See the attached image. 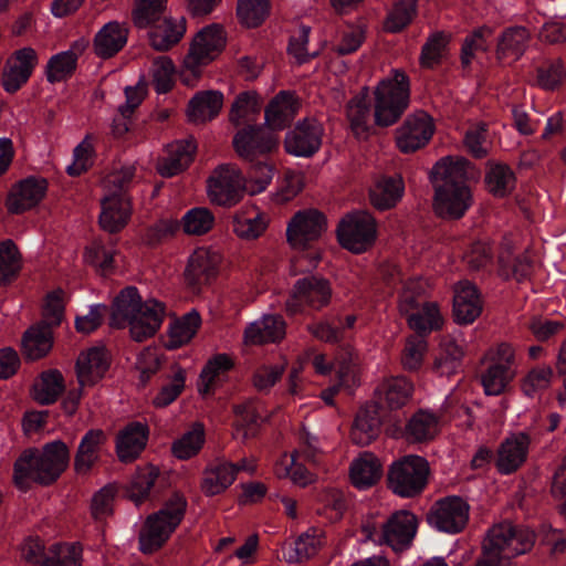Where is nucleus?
Returning <instances> with one entry per match:
<instances>
[{"label":"nucleus","instance_id":"1","mask_svg":"<svg viewBox=\"0 0 566 566\" xmlns=\"http://www.w3.org/2000/svg\"><path fill=\"white\" fill-rule=\"evenodd\" d=\"M166 315L165 305L155 300L143 301L138 290L128 286L114 300L109 325L128 328L132 339L144 342L159 331Z\"/></svg>","mask_w":566,"mask_h":566},{"label":"nucleus","instance_id":"2","mask_svg":"<svg viewBox=\"0 0 566 566\" xmlns=\"http://www.w3.org/2000/svg\"><path fill=\"white\" fill-rule=\"evenodd\" d=\"M70 452L60 440L48 443L42 450H25L14 463V481L20 489L29 482L48 485L54 482L66 469Z\"/></svg>","mask_w":566,"mask_h":566},{"label":"nucleus","instance_id":"3","mask_svg":"<svg viewBox=\"0 0 566 566\" xmlns=\"http://www.w3.org/2000/svg\"><path fill=\"white\" fill-rule=\"evenodd\" d=\"M426 283L421 279H410L403 283L398 308L406 317L408 326L418 334L440 329L443 316L437 302L426 301Z\"/></svg>","mask_w":566,"mask_h":566},{"label":"nucleus","instance_id":"4","mask_svg":"<svg viewBox=\"0 0 566 566\" xmlns=\"http://www.w3.org/2000/svg\"><path fill=\"white\" fill-rule=\"evenodd\" d=\"M375 122L379 126L395 124L408 107L410 83L406 73L395 69L390 76L382 78L374 91Z\"/></svg>","mask_w":566,"mask_h":566},{"label":"nucleus","instance_id":"5","mask_svg":"<svg viewBox=\"0 0 566 566\" xmlns=\"http://www.w3.org/2000/svg\"><path fill=\"white\" fill-rule=\"evenodd\" d=\"M186 506L185 497L175 494L158 512L149 515L139 532V549L145 554L159 549L182 521Z\"/></svg>","mask_w":566,"mask_h":566},{"label":"nucleus","instance_id":"6","mask_svg":"<svg viewBox=\"0 0 566 566\" xmlns=\"http://www.w3.org/2000/svg\"><path fill=\"white\" fill-rule=\"evenodd\" d=\"M535 542V534L526 527L503 522L492 526L483 542V549L509 566L512 558L528 552Z\"/></svg>","mask_w":566,"mask_h":566},{"label":"nucleus","instance_id":"7","mask_svg":"<svg viewBox=\"0 0 566 566\" xmlns=\"http://www.w3.org/2000/svg\"><path fill=\"white\" fill-rule=\"evenodd\" d=\"M224 44L226 35L219 25H210L198 32L184 60L182 83L193 86L201 75V69L220 54Z\"/></svg>","mask_w":566,"mask_h":566},{"label":"nucleus","instance_id":"8","mask_svg":"<svg viewBox=\"0 0 566 566\" xmlns=\"http://www.w3.org/2000/svg\"><path fill=\"white\" fill-rule=\"evenodd\" d=\"M429 473V463L424 458L406 455L391 464L388 471V486L401 497H412L422 492Z\"/></svg>","mask_w":566,"mask_h":566},{"label":"nucleus","instance_id":"9","mask_svg":"<svg viewBox=\"0 0 566 566\" xmlns=\"http://www.w3.org/2000/svg\"><path fill=\"white\" fill-rule=\"evenodd\" d=\"M207 189L211 202L232 207L247 193L245 177L237 165L222 164L209 177Z\"/></svg>","mask_w":566,"mask_h":566},{"label":"nucleus","instance_id":"10","mask_svg":"<svg viewBox=\"0 0 566 566\" xmlns=\"http://www.w3.org/2000/svg\"><path fill=\"white\" fill-rule=\"evenodd\" d=\"M376 235L377 226L374 217L363 210L346 214L337 228L340 245L354 253H361L369 249Z\"/></svg>","mask_w":566,"mask_h":566},{"label":"nucleus","instance_id":"11","mask_svg":"<svg viewBox=\"0 0 566 566\" xmlns=\"http://www.w3.org/2000/svg\"><path fill=\"white\" fill-rule=\"evenodd\" d=\"M333 290L327 279L308 275L298 279L285 303L286 312L291 315L302 312L303 307L319 311L331 303Z\"/></svg>","mask_w":566,"mask_h":566},{"label":"nucleus","instance_id":"12","mask_svg":"<svg viewBox=\"0 0 566 566\" xmlns=\"http://www.w3.org/2000/svg\"><path fill=\"white\" fill-rule=\"evenodd\" d=\"M326 228V218L322 212L316 209L301 210L287 222L286 239L293 249L304 250L318 240Z\"/></svg>","mask_w":566,"mask_h":566},{"label":"nucleus","instance_id":"13","mask_svg":"<svg viewBox=\"0 0 566 566\" xmlns=\"http://www.w3.org/2000/svg\"><path fill=\"white\" fill-rule=\"evenodd\" d=\"M39 63L36 51L31 46L15 50L7 60L1 73V84L7 93H15L31 77Z\"/></svg>","mask_w":566,"mask_h":566},{"label":"nucleus","instance_id":"14","mask_svg":"<svg viewBox=\"0 0 566 566\" xmlns=\"http://www.w3.org/2000/svg\"><path fill=\"white\" fill-rule=\"evenodd\" d=\"M434 125L432 118L424 112H418L407 117L396 132L397 147L406 154L423 147L432 137Z\"/></svg>","mask_w":566,"mask_h":566},{"label":"nucleus","instance_id":"15","mask_svg":"<svg viewBox=\"0 0 566 566\" xmlns=\"http://www.w3.org/2000/svg\"><path fill=\"white\" fill-rule=\"evenodd\" d=\"M469 520V505L459 496L438 501L429 514V522L439 531L459 533Z\"/></svg>","mask_w":566,"mask_h":566},{"label":"nucleus","instance_id":"16","mask_svg":"<svg viewBox=\"0 0 566 566\" xmlns=\"http://www.w3.org/2000/svg\"><path fill=\"white\" fill-rule=\"evenodd\" d=\"M323 127L316 119H304L286 134L285 150L296 157H311L322 145Z\"/></svg>","mask_w":566,"mask_h":566},{"label":"nucleus","instance_id":"17","mask_svg":"<svg viewBox=\"0 0 566 566\" xmlns=\"http://www.w3.org/2000/svg\"><path fill=\"white\" fill-rule=\"evenodd\" d=\"M233 147L239 157L254 161L274 150L277 147V139L261 127L249 125L235 134Z\"/></svg>","mask_w":566,"mask_h":566},{"label":"nucleus","instance_id":"18","mask_svg":"<svg viewBox=\"0 0 566 566\" xmlns=\"http://www.w3.org/2000/svg\"><path fill=\"white\" fill-rule=\"evenodd\" d=\"M531 438L525 432L512 433L500 444L495 467L502 474L515 472L527 459Z\"/></svg>","mask_w":566,"mask_h":566},{"label":"nucleus","instance_id":"19","mask_svg":"<svg viewBox=\"0 0 566 566\" xmlns=\"http://www.w3.org/2000/svg\"><path fill=\"white\" fill-rule=\"evenodd\" d=\"M109 355L103 346L88 348L76 360V377L81 387H92L106 374Z\"/></svg>","mask_w":566,"mask_h":566},{"label":"nucleus","instance_id":"20","mask_svg":"<svg viewBox=\"0 0 566 566\" xmlns=\"http://www.w3.org/2000/svg\"><path fill=\"white\" fill-rule=\"evenodd\" d=\"M46 180L29 177L14 185L7 200V208L12 213H21L35 207L45 196Z\"/></svg>","mask_w":566,"mask_h":566},{"label":"nucleus","instance_id":"21","mask_svg":"<svg viewBox=\"0 0 566 566\" xmlns=\"http://www.w3.org/2000/svg\"><path fill=\"white\" fill-rule=\"evenodd\" d=\"M471 202L472 196L470 189L467 186L437 187L434 196V210L442 218H461L471 206Z\"/></svg>","mask_w":566,"mask_h":566},{"label":"nucleus","instance_id":"22","mask_svg":"<svg viewBox=\"0 0 566 566\" xmlns=\"http://www.w3.org/2000/svg\"><path fill=\"white\" fill-rule=\"evenodd\" d=\"M417 517L407 511L392 514L382 526V537L395 551L408 548L417 532Z\"/></svg>","mask_w":566,"mask_h":566},{"label":"nucleus","instance_id":"23","mask_svg":"<svg viewBox=\"0 0 566 566\" xmlns=\"http://www.w3.org/2000/svg\"><path fill=\"white\" fill-rule=\"evenodd\" d=\"M453 316L459 324L473 323L482 312V300L476 286L469 281L454 285Z\"/></svg>","mask_w":566,"mask_h":566},{"label":"nucleus","instance_id":"24","mask_svg":"<svg viewBox=\"0 0 566 566\" xmlns=\"http://www.w3.org/2000/svg\"><path fill=\"white\" fill-rule=\"evenodd\" d=\"M127 40L128 29L124 23L107 22L94 35L93 52L97 57L108 60L124 49Z\"/></svg>","mask_w":566,"mask_h":566},{"label":"nucleus","instance_id":"25","mask_svg":"<svg viewBox=\"0 0 566 566\" xmlns=\"http://www.w3.org/2000/svg\"><path fill=\"white\" fill-rule=\"evenodd\" d=\"M269 226L266 213L256 206H243L232 217V230L234 234L244 241L259 239Z\"/></svg>","mask_w":566,"mask_h":566},{"label":"nucleus","instance_id":"26","mask_svg":"<svg viewBox=\"0 0 566 566\" xmlns=\"http://www.w3.org/2000/svg\"><path fill=\"white\" fill-rule=\"evenodd\" d=\"M531 33L525 27H509L497 38L496 59L511 64L522 57L528 48Z\"/></svg>","mask_w":566,"mask_h":566},{"label":"nucleus","instance_id":"27","mask_svg":"<svg viewBox=\"0 0 566 566\" xmlns=\"http://www.w3.org/2000/svg\"><path fill=\"white\" fill-rule=\"evenodd\" d=\"M197 145L192 138L169 144L159 159L157 170L163 177H172L186 169L193 159Z\"/></svg>","mask_w":566,"mask_h":566},{"label":"nucleus","instance_id":"28","mask_svg":"<svg viewBox=\"0 0 566 566\" xmlns=\"http://www.w3.org/2000/svg\"><path fill=\"white\" fill-rule=\"evenodd\" d=\"M99 224L103 230L115 233L120 231L132 214V203L127 196L104 195L101 200Z\"/></svg>","mask_w":566,"mask_h":566},{"label":"nucleus","instance_id":"29","mask_svg":"<svg viewBox=\"0 0 566 566\" xmlns=\"http://www.w3.org/2000/svg\"><path fill=\"white\" fill-rule=\"evenodd\" d=\"M382 409L376 402L366 403L355 418L350 437L354 443L367 446L374 441L380 430Z\"/></svg>","mask_w":566,"mask_h":566},{"label":"nucleus","instance_id":"30","mask_svg":"<svg viewBox=\"0 0 566 566\" xmlns=\"http://www.w3.org/2000/svg\"><path fill=\"white\" fill-rule=\"evenodd\" d=\"M413 385L402 376L385 378L375 389L377 405L388 409H399L411 398Z\"/></svg>","mask_w":566,"mask_h":566},{"label":"nucleus","instance_id":"31","mask_svg":"<svg viewBox=\"0 0 566 566\" xmlns=\"http://www.w3.org/2000/svg\"><path fill=\"white\" fill-rule=\"evenodd\" d=\"M148 426L134 421L124 427L116 440V452L122 462L135 460L145 449L148 440Z\"/></svg>","mask_w":566,"mask_h":566},{"label":"nucleus","instance_id":"32","mask_svg":"<svg viewBox=\"0 0 566 566\" xmlns=\"http://www.w3.org/2000/svg\"><path fill=\"white\" fill-rule=\"evenodd\" d=\"M85 39L75 41L66 51L52 55L45 66L48 82L56 83L70 77L76 69L78 56L85 51Z\"/></svg>","mask_w":566,"mask_h":566},{"label":"nucleus","instance_id":"33","mask_svg":"<svg viewBox=\"0 0 566 566\" xmlns=\"http://www.w3.org/2000/svg\"><path fill=\"white\" fill-rule=\"evenodd\" d=\"M222 262V254L218 249L201 247L189 256L185 275L189 283L196 284L202 277L212 275Z\"/></svg>","mask_w":566,"mask_h":566},{"label":"nucleus","instance_id":"34","mask_svg":"<svg viewBox=\"0 0 566 566\" xmlns=\"http://www.w3.org/2000/svg\"><path fill=\"white\" fill-rule=\"evenodd\" d=\"M470 164L463 157H444L432 168L431 178L434 188L438 186L458 187L467 186L468 168Z\"/></svg>","mask_w":566,"mask_h":566},{"label":"nucleus","instance_id":"35","mask_svg":"<svg viewBox=\"0 0 566 566\" xmlns=\"http://www.w3.org/2000/svg\"><path fill=\"white\" fill-rule=\"evenodd\" d=\"M381 475V462L370 452L360 453L349 467L350 482L359 490L371 488L380 480Z\"/></svg>","mask_w":566,"mask_h":566},{"label":"nucleus","instance_id":"36","mask_svg":"<svg viewBox=\"0 0 566 566\" xmlns=\"http://www.w3.org/2000/svg\"><path fill=\"white\" fill-rule=\"evenodd\" d=\"M105 442L106 434L101 429H91L83 436L74 458V469L78 474H86L94 467Z\"/></svg>","mask_w":566,"mask_h":566},{"label":"nucleus","instance_id":"37","mask_svg":"<svg viewBox=\"0 0 566 566\" xmlns=\"http://www.w3.org/2000/svg\"><path fill=\"white\" fill-rule=\"evenodd\" d=\"M285 335V322L279 315H264L244 331L245 344L259 345L277 342Z\"/></svg>","mask_w":566,"mask_h":566},{"label":"nucleus","instance_id":"38","mask_svg":"<svg viewBox=\"0 0 566 566\" xmlns=\"http://www.w3.org/2000/svg\"><path fill=\"white\" fill-rule=\"evenodd\" d=\"M233 365L234 361L228 354H217L208 359L200 371L197 382L199 394L209 395L213 392Z\"/></svg>","mask_w":566,"mask_h":566},{"label":"nucleus","instance_id":"39","mask_svg":"<svg viewBox=\"0 0 566 566\" xmlns=\"http://www.w3.org/2000/svg\"><path fill=\"white\" fill-rule=\"evenodd\" d=\"M235 476L237 469L234 463L227 460H218L206 469L201 489L208 496L220 494L234 482Z\"/></svg>","mask_w":566,"mask_h":566},{"label":"nucleus","instance_id":"40","mask_svg":"<svg viewBox=\"0 0 566 566\" xmlns=\"http://www.w3.org/2000/svg\"><path fill=\"white\" fill-rule=\"evenodd\" d=\"M223 105V95L218 91L197 93L188 104L187 115L190 122L199 124L214 118Z\"/></svg>","mask_w":566,"mask_h":566},{"label":"nucleus","instance_id":"41","mask_svg":"<svg viewBox=\"0 0 566 566\" xmlns=\"http://www.w3.org/2000/svg\"><path fill=\"white\" fill-rule=\"evenodd\" d=\"M298 109L295 96L289 92L277 94L265 108V124L271 129H283Z\"/></svg>","mask_w":566,"mask_h":566},{"label":"nucleus","instance_id":"42","mask_svg":"<svg viewBox=\"0 0 566 566\" xmlns=\"http://www.w3.org/2000/svg\"><path fill=\"white\" fill-rule=\"evenodd\" d=\"M400 176L381 177L370 190V201L378 210H387L397 205L403 195Z\"/></svg>","mask_w":566,"mask_h":566},{"label":"nucleus","instance_id":"43","mask_svg":"<svg viewBox=\"0 0 566 566\" xmlns=\"http://www.w3.org/2000/svg\"><path fill=\"white\" fill-rule=\"evenodd\" d=\"M52 344L51 327L39 324L24 333L22 348L27 358L35 360L45 356L51 350Z\"/></svg>","mask_w":566,"mask_h":566},{"label":"nucleus","instance_id":"44","mask_svg":"<svg viewBox=\"0 0 566 566\" xmlns=\"http://www.w3.org/2000/svg\"><path fill=\"white\" fill-rule=\"evenodd\" d=\"M186 32L185 19H165L149 32V41L154 49L166 51L179 42Z\"/></svg>","mask_w":566,"mask_h":566},{"label":"nucleus","instance_id":"45","mask_svg":"<svg viewBox=\"0 0 566 566\" xmlns=\"http://www.w3.org/2000/svg\"><path fill=\"white\" fill-rule=\"evenodd\" d=\"M200 324L201 318L196 311H191L181 318L174 321L168 328L166 347L176 349L189 343L196 335Z\"/></svg>","mask_w":566,"mask_h":566},{"label":"nucleus","instance_id":"46","mask_svg":"<svg viewBox=\"0 0 566 566\" xmlns=\"http://www.w3.org/2000/svg\"><path fill=\"white\" fill-rule=\"evenodd\" d=\"M324 544V532L319 528H310L298 536L294 548L284 555V560L292 564L308 559L317 554Z\"/></svg>","mask_w":566,"mask_h":566},{"label":"nucleus","instance_id":"47","mask_svg":"<svg viewBox=\"0 0 566 566\" xmlns=\"http://www.w3.org/2000/svg\"><path fill=\"white\" fill-rule=\"evenodd\" d=\"M298 453L284 454L274 467V473L279 479L289 478L293 484L305 488L316 482L317 478L302 463L297 462Z\"/></svg>","mask_w":566,"mask_h":566},{"label":"nucleus","instance_id":"48","mask_svg":"<svg viewBox=\"0 0 566 566\" xmlns=\"http://www.w3.org/2000/svg\"><path fill=\"white\" fill-rule=\"evenodd\" d=\"M206 441L203 424L196 422L180 438L171 444L174 457L188 460L199 453Z\"/></svg>","mask_w":566,"mask_h":566},{"label":"nucleus","instance_id":"49","mask_svg":"<svg viewBox=\"0 0 566 566\" xmlns=\"http://www.w3.org/2000/svg\"><path fill=\"white\" fill-rule=\"evenodd\" d=\"M439 432V418L426 410L416 412L406 427L408 439L422 442L433 439Z\"/></svg>","mask_w":566,"mask_h":566},{"label":"nucleus","instance_id":"50","mask_svg":"<svg viewBox=\"0 0 566 566\" xmlns=\"http://www.w3.org/2000/svg\"><path fill=\"white\" fill-rule=\"evenodd\" d=\"M464 355L463 347L452 338H444L441 343V353L434 361V370L440 376H451L458 373Z\"/></svg>","mask_w":566,"mask_h":566},{"label":"nucleus","instance_id":"51","mask_svg":"<svg viewBox=\"0 0 566 566\" xmlns=\"http://www.w3.org/2000/svg\"><path fill=\"white\" fill-rule=\"evenodd\" d=\"M516 370L489 365L481 376L483 390L488 396H500L510 387L516 377Z\"/></svg>","mask_w":566,"mask_h":566},{"label":"nucleus","instance_id":"52","mask_svg":"<svg viewBox=\"0 0 566 566\" xmlns=\"http://www.w3.org/2000/svg\"><path fill=\"white\" fill-rule=\"evenodd\" d=\"M22 268L21 254L12 240L0 242V285L12 282Z\"/></svg>","mask_w":566,"mask_h":566},{"label":"nucleus","instance_id":"53","mask_svg":"<svg viewBox=\"0 0 566 566\" xmlns=\"http://www.w3.org/2000/svg\"><path fill=\"white\" fill-rule=\"evenodd\" d=\"M237 416L235 420V434L242 440L249 439L256 433V429L262 419L259 413V407L254 402H245L234 407Z\"/></svg>","mask_w":566,"mask_h":566},{"label":"nucleus","instance_id":"54","mask_svg":"<svg viewBox=\"0 0 566 566\" xmlns=\"http://www.w3.org/2000/svg\"><path fill=\"white\" fill-rule=\"evenodd\" d=\"M159 476V469L154 465H146L139 469L134 475L127 489L128 497L139 505L148 497L150 489Z\"/></svg>","mask_w":566,"mask_h":566},{"label":"nucleus","instance_id":"55","mask_svg":"<svg viewBox=\"0 0 566 566\" xmlns=\"http://www.w3.org/2000/svg\"><path fill=\"white\" fill-rule=\"evenodd\" d=\"M261 111L258 95L251 92L241 93L232 104L230 120L235 126L255 120V115Z\"/></svg>","mask_w":566,"mask_h":566},{"label":"nucleus","instance_id":"56","mask_svg":"<svg viewBox=\"0 0 566 566\" xmlns=\"http://www.w3.org/2000/svg\"><path fill=\"white\" fill-rule=\"evenodd\" d=\"M64 388L63 376L57 370L44 373L33 387V397L42 405L54 402Z\"/></svg>","mask_w":566,"mask_h":566},{"label":"nucleus","instance_id":"57","mask_svg":"<svg viewBox=\"0 0 566 566\" xmlns=\"http://www.w3.org/2000/svg\"><path fill=\"white\" fill-rule=\"evenodd\" d=\"M368 90L355 96L347 106V117L356 136L361 137L368 130L369 106L367 103Z\"/></svg>","mask_w":566,"mask_h":566},{"label":"nucleus","instance_id":"58","mask_svg":"<svg viewBox=\"0 0 566 566\" xmlns=\"http://www.w3.org/2000/svg\"><path fill=\"white\" fill-rule=\"evenodd\" d=\"M214 224V216L207 208H192L181 219L182 230L188 235H203Z\"/></svg>","mask_w":566,"mask_h":566},{"label":"nucleus","instance_id":"59","mask_svg":"<svg viewBox=\"0 0 566 566\" xmlns=\"http://www.w3.org/2000/svg\"><path fill=\"white\" fill-rule=\"evenodd\" d=\"M485 182L489 191L497 197H504L509 193L515 184L513 171L506 165H492L485 176Z\"/></svg>","mask_w":566,"mask_h":566},{"label":"nucleus","instance_id":"60","mask_svg":"<svg viewBox=\"0 0 566 566\" xmlns=\"http://www.w3.org/2000/svg\"><path fill=\"white\" fill-rule=\"evenodd\" d=\"M269 0H238V18L248 28L260 25L269 15Z\"/></svg>","mask_w":566,"mask_h":566},{"label":"nucleus","instance_id":"61","mask_svg":"<svg viewBox=\"0 0 566 566\" xmlns=\"http://www.w3.org/2000/svg\"><path fill=\"white\" fill-rule=\"evenodd\" d=\"M554 370L548 365H539L526 374L522 381V390L528 397H534L547 390L554 380Z\"/></svg>","mask_w":566,"mask_h":566},{"label":"nucleus","instance_id":"62","mask_svg":"<svg viewBox=\"0 0 566 566\" xmlns=\"http://www.w3.org/2000/svg\"><path fill=\"white\" fill-rule=\"evenodd\" d=\"M167 0H136L133 11L134 24L139 28H148L159 21Z\"/></svg>","mask_w":566,"mask_h":566},{"label":"nucleus","instance_id":"63","mask_svg":"<svg viewBox=\"0 0 566 566\" xmlns=\"http://www.w3.org/2000/svg\"><path fill=\"white\" fill-rule=\"evenodd\" d=\"M492 36L493 30L489 27H480L468 35L462 44V64L469 65L476 52H486Z\"/></svg>","mask_w":566,"mask_h":566},{"label":"nucleus","instance_id":"64","mask_svg":"<svg viewBox=\"0 0 566 566\" xmlns=\"http://www.w3.org/2000/svg\"><path fill=\"white\" fill-rule=\"evenodd\" d=\"M41 566H81V549L76 545L54 544Z\"/></svg>","mask_w":566,"mask_h":566}]
</instances>
